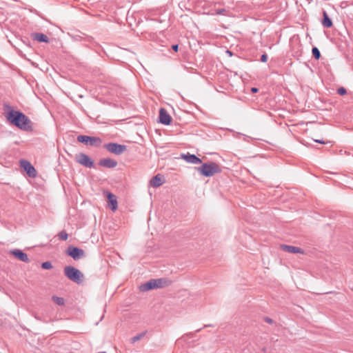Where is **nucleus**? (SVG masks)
<instances>
[{
    "label": "nucleus",
    "mask_w": 353,
    "mask_h": 353,
    "mask_svg": "<svg viewBox=\"0 0 353 353\" xmlns=\"http://www.w3.org/2000/svg\"><path fill=\"white\" fill-rule=\"evenodd\" d=\"M8 121L21 130H26L30 123L28 117L20 111L11 110L6 115Z\"/></svg>",
    "instance_id": "obj_1"
},
{
    "label": "nucleus",
    "mask_w": 353,
    "mask_h": 353,
    "mask_svg": "<svg viewBox=\"0 0 353 353\" xmlns=\"http://www.w3.org/2000/svg\"><path fill=\"white\" fill-rule=\"evenodd\" d=\"M196 169L201 174L206 177L212 176L214 174L221 172L219 165L214 162L203 163L201 167Z\"/></svg>",
    "instance_id": "obj_2"
},
{
    "label": "nucleus",
    "mask_w": 353,
    "mask_h": 353,
    "mask_svg": "<svg viewBox=\"0 0 353 353\" xmlns=\"http://www.w3.org/2000/svg\"><path fill=\"white\" fill-rule=\"evenodd\" d=\"M65 276L70 281L80 284L83 282L84 276L78 269L72 266H66L64 268Z\"/></svg>",
    "instance_id": "obj_3"
},
{
    "label": "nucleus",
    "mask_w": 353,
    "mask_h": 353,
    "mask_svg": "<svg viewBox=\"0 0 353 353\" xmlns=\"http://www.w3.org/2000/svg\"><path fill=\"white\" fill-rule=\"evenodd\" d=\"M77 140L88 146L100 147L102 143V140L99 137L87 135H79Z\"/></svg>",
    "instance_id": "obj_4"
},
{
    "label": "nucleus",
    "mask_w": 353,
    "mask_h": 353,
    "mask_svg": "<svg viewBox=\"0 0 353 353\" xmlns=\"http://www.w3.org/2000/svg\"><path fill=\"white\" fill-rule=\"evenodd\" d=\"M103 148L106 149L109 152L114 154L116 155H120L126 150V146L121 145L117 143H108L103 145Z\"/></svg>",
    "instance_id": "obj_5"
},
{
    "label": "nucleus",
    "mask_w": 353,
    "mask_h": 353,
    "mask_svg": "<svg viewBox=\"0 0 353 353\" xmlns=\"http://www.w3.org/2000/svg\"><path fill=\"white\" fill-rule=\"evenodd\" d=\"M76 161L88 168H92L94 167V161L91 159L88 155L84 153H79L76 156L75 158Z\"/></svg>",
    "instance_id": "obj_6"
},
{
    "label": "nucleus",
    "mask_w": 353,
    "mask_h": 353,
    "mask_svg": "<svg viewBox=\"0 0 353 353\" xmlns=\"http://www.w3.org/2000/svg\"><path fill=\"white\" fill-rule=\"evenodd\" d=\"M66 254L74 260H79L85 256V252L82 249L74 246H69L66 250Z\"/></svg>",
    "instance_id": "obj_7"
},
{
    "label": "nucleus",
    "mask_w": 353,
    "mask_h": 353,
    "mask_svg": "<svg viewBox=\"0 0 353 353\" xmlns=\"http://www.w3.org/2000/svg\"><path fill=\"white\" fill-rule=\"evenodd\" d=\"M172 121V118L168 111L165 108H161L159 109L158 122L165 125H169L171 124Z\"/></svg>",
    "instance_id": "obj_8"
},
{
    "label": "nucleus",
    "mask_w": 353,
    "mask_h": 353,
    "mask_svg": "<svg viewBox=\"0 0 353 353\" xmlns=\"http://www.w3.org/2000/svg\"><path fill=\"white\" fill-rule=\"evenodd\" d=\"M20 165L30 177L34 178L37 176V171L35 168L29 161L26 160H21Z\"/></svg>",
    "instance_id": "obj_9"
},
{
    "label": "nucleus",
    "mask_w": 353,
    "mask_h": 353,
    "mask_svg": "<svg viewBox=\"0 0 353 353\" xmlns=\"http://www.w3.org/2000/svg\"><path fill=\"white\" fill-rule=\"evenodd\" d=\"M105 194L107 196L110 208L112 211H115L118 208V202H117V196L114 194H112L110 192H108V191L105 192Z\"/></svg>",
    "instance_id": "obj_10"
},
{
    "label": "nucleus",
    "mask_w": 353,
    "mask_h": 353,
    "mask_svg": "<svg viewBox=\"0 0 353 353\" xmlns=\"http://www.w3.org/2000/svg\"><path fill=\"white\" fill-rule=\"evenodd\" d=\"M10 253L17 259H18L19 261L25 262V263H30V260L28 258L27 254L23 252L22 250L19 249L13 250L10 252Z\"/></svg>",
    "instance_id": "obj_11"
},
{
    "label": "nucleus",
    "mask_w": 353,
    "mask_h": 353,
    "mask_svg": "<svg viewBox=\"0 0 353 353\" xmlns=\"http://www.w3.org/2000/svg\"><path fill=\"white\" fill-rule=\"evenodd\" d=\"M117 161L110 158L102 159L99 162V165L100 166L108 168H114L117 165Z\"/></svg>",
    "instance_id": "obj_12"
},
{
    "label": "nucleus",
    "mask_w": 353,
    "mask_h": 353,
    "mask_svg": "<svg viewBox=\"0 0 353 353\" xmlns=\"http://www.w3.org/2000/svg\"><path fill=\"white\" fill-rule=\"evenodd\" d=\"M181 158L184 159L188 163H193V164H199L202 162L201 159L197 157L195 154H182Z\"/></svg>",
    "instance_id": "obj_13"
},
{
    "label": "nucleus",
    "mask_w": 353,
    "mask_h": 353,
    "mask_svg": "<svg viewBox=\"0 0 353 353\" xmlns=\"http://www.w3.org/2000/svg\"><path fill=\"white\" fill-rule=\"evenodd\" d=\"M281 248L283 251L289 252V253L303 254V252H304V251L301 248H300L299 247H295L293 245H288L283 244V245H281Z\"/></svg>",
    "instance_id": "obj_14"
},
{
    "label": "nucleus",
    "mask_w": 353,
    "mask_h": 353,
    "mask_svg": "<svg viewBox=\"0 0 353 353\" xmlns=\"http://www.w3.org/2000/svg\"><path fill=\"white\" fill-rule=\"evenodd\" d=\"M172 283V281L166 277L156 279V288H163L168 287Z\"/></svg>",
    "instance_id": "obj_15"
},
{
    "label": "nucleus",
    "mask_w": 353,
    "mask_h": 353,
    "mask_svg": "<svg viewBox=\"0 0 353 353\" xmlns=\"http://www.w3.org/2000/svg\"><path fill=\"white\" fill-rule=\"evenodd\" d=\"M32 38L34 40L39 41V42H44V43L49 42L48 37L43 33H38V32L32 33Z\"/></svg>",
    "instance_id": "obj_16"
},
{
    "label": "nucleus",
    "mask_w": 353,
    "mask_h": 353,
    "mask_svg": "<svg viewBox=\"0 0 353 353\" xmlns=\"http://www.w3.org/2000/svg\"><path fill=\"white\" fill-rule=\"evenodd\" d=\"M154 288V279H150L148 282L142 284L139 286V290L141 292H146Z\"/></svg>",
    "instance_id": "obj_17"
},
{
    "label": "nucleus",
    "mask_w": 353,
    "mask_h": 353,
    "mask_svg": "<svg viewBox=\"0 0 353 353\" xmlns=\"http://www.w3.org/2000/svg\"><path fill=\"white\" fill-rule=\"evenodd\" d=\"M322 25L325 28H331L333 26L332 19L329 17L327 13L325 11L323 12Z\"/></svg>",
    "instance_id": "obj_18"
},
{
    "label": "nucleus",
    "mask_w": 353,
    "mask_h": 353,
    "mask_svg": "<svg viewBox=\"0 0 353 353\" xmlns=\"http://www.w3.org/2000/svg\"><path fill=\"white\" fill-rule=\"evenodd\" d=\"M159 47L160 48H158L156 46V51H159L163 55L170 57V54H172L171 50L168 46L159 44Z\"/></svg>",
    "instance_id": "obj_19"
},
{
    "label": "nucleus",
    "mask_w": 353,
    "mask_h": 353,
    "mask_svg": "<svg viewBox=\"0 0 353 353\" xmlns=\"http://www.w3.org/2000/svg\"><path fill=\"white\" fill-rule=\"evenodd\" d=\"M215 13L217 15H225L226 17H230L232 16V14L230 11V10L226 9V8L216 9L215 10Z\"/></svg>",
    "instance_id": "obj_20"
},
{
    "label": "nucleus",
    "mask_w": 353,
    "mask_h": 353,
    "mask_svg": "<svg viewBox=\"0 0 353 353\" xmlns=\"http://www.w3.org/2000/svg\"><path fill=\"white\" fill-rule=\"evenodd\" d=\"M165 182L163 176L160 174H156V188L161 185Z\"/></svg>",
    "instance_id": "obj_21"
},
{
    "label": "nucleus",
    "mask_w": 353,
    "mask_h": 353,
    "mask_svg": "<svg viewBox=\"0 0 353 353\" xmlns=\"http://www.w3.org/2000/svg\"><path fill=\"white\" fill-rule=\"evenodd\" d=\"M52 299L54 303H56L58 305H63L65 303V300L62 297H59L57 296H53Z\"/></svg>",
    "instance_id": "obj_22"
},
{
    "label": "nucleus",
    "mask_w": 353,
    "mask_h": 353,
    "mask_svg": "<svg viewBox=\"0 0 353 353\" xmlns=\"http://www.w3.org/2000/svg\"><path fill=\"white\" fill-rule=\"evenodd\" d=\"M312 53L313 57L316 60H319L320 59V57H321V52H320L319 50L318 49V48L313 47L312 49Z\"/></svg>",
    "instance_id": "obj_23"
},
{
    "label": "nucleus",
    "mask_w": 353,
    "mask_h": 353,
    "mask_svg": "<svg viewBox=\"0 0 353 353\" xmlns=\"http://www.w3.org/2000/svg\"><path fill=\"white\" fill-rule=\"evenodd\" d=\"M59 239L62 241H66L68 238L67 232L64 230L60 232L58 234Z\"/></svg>",
    "instance_id": "obj_24"
},
{
    "label": "nucleus",
    "mask_w": 353,
    "mask_h": 353,
    "mask_svg": "<svg viewBox=\"0 0 353 353\" xmlns=\"http://www.w3.org/2000/svg\"><path fill=\"white\" fill-rule=\"evenodd\" d=\"M144 334H145V333L142 332V333H140V334H137V336L131 338V339H130L131 343H134L135 342L139 341L144 336Z\"/></svg>",
    "instance_id": "obj_25"
},
{
    "label": "nucleus",
    "mask_w": 353,
    "mask_h": 353,
    "mask_svg": "<svg viewBox=\"0 0 353 353\" xmlns=\"http://www.w3.org/2000/svg\"><path fill=\"white\" fill-rule=\"evenodd\" d=\"M41 268L44 270H50L52 268V265L50 261H46L42 263Z\"/></svg>",
    "instance_id": "obj_26"
},
{
    "label": "nucleus",
    "mask_w": 353,
    "mask_h": 353,
    "mask_svg": "<svg viewBox=\"0 0 353 353\" xmlns=\"http://www.w3.org/2000/svg\"><path fill=\"white\" fill-rule=\"evenodd\" d=\"M149 194L150 196H152V192H151V190L150 188H154V176H152L150 180V182H149Z\"/></svg>",
    "instance_id": "obj_27"
},
{
    "label": "nucleus",
    "mask_w": 353,
    "mask_h": 353,
    "mask_svg": "<svg viewBox=\"0 0 353 353\" xmlns=\"http://www.w3.org/2000/svg\"><path fill=\"white\" fill-rule=\"evenodd\" d=\"M337 93L341 96L345 95L347 93V90L343 87H341L337 90Z\"/></svg>",
    "instance_id": "obj_28"
},
{
    "label": "nucleus",
    "mask_w": 353,
    "mask_h": 353,
    "mask_svg": "<svg viewBox=\"0 0 353 353\" xmlns=\"http://www.w3.org/2000/svg\"><path fill=\"white\" fill-rule=\"evenodd\" d=\"M268 61V55L266 54H263L261 57V61L266 62Z\"/></svg>",
    "instance_id": "obj_29"
},
{
    "label": "nucleus",
    "mask_w": 353,
    "mask_h": 353,
    "mask_svg": "<svg viewBox=\"0 0 353 353\" xmlns=\"http://www.w3.org/2000/svg\"><path fill=\"white\" fill-rule=\"evenodd\" d=\"M171 48L174 51V52H178L179 50V45L178 44H174V45H172L171 46Z\"/></svg>",
    "instance_id": "obj_30"
},
{
    "label": "nucleus",
    "mask_w": 353,
    "mask_h": 353,
    "mask_svg": "<svg viewBox=\"0 0 353 353\" xmlns=\"http://www.w3.org/2000/svg\"><path fill=\"white\" fill-rule=\"evenodd\" d=\"M264 320L268 323H270V324L273 323V320L272 319L269 318V317H265Z\"/></svg>",
    "instance_id": "obj_31"
},
{
    "label": "nucleus",
    "mask_w": 353,
    "mask_h": 353,
    "mask_svg": "<svg viewBox=\"0 0 353 353\" xmlns=\"http://www.w3.org/2000/svg\"><path fill=\"white\" fill-rule=\"evenodd\" d=\"M258 91H259V89H258L257 88H254H254H251V92H252V93H256Z\"/></svg>",
    "instance_id": "obj_32"
},
{
    "label": "nucleus",
    "mask_w": 353,
    "mask_h": 353,
    "mask_svg": "<svg viewBox=\"0 0 353 353\" xmlns=\"http://www.w3.org/2000/svg\"><path fill=\"white\" fill-rule=\"evenodd\" d=\"M315 142L316 143H321V144H325V142L323 140H319V139H316V140H314Z\"/></svg>",
    "instance_id": "obj_33"
},
{
    "label": "nucleus",
    "mask_w": 353,
    "mask_h": 353,
    "mask_svg": "<svg viewBox=\"0 0 353 353\" xmlns=\"http://www.w3.org/2000/svg\"><path fill=\"white\" fill-rule=\"evenodd\" d=\"M227 52H228V54H232L230 51L228 50Z\"/></svg>",
    "instance_id": "obj_34"
},
{
    "label": "nucleus",
    "mask_w": 353,
    "mask_h": 353,
    "mask_svg": "<svg viewBox=\"0 0 353 353\" xmlns=\"http://www.w3.org/2000/svg\"><path fill=\"white\" fill-rule=\"evenodd\" d=\"M201 330V329L197 330L196 332H199Z\"/></svg>",
    "instance_id": "obj_35"
}]
</instances>
